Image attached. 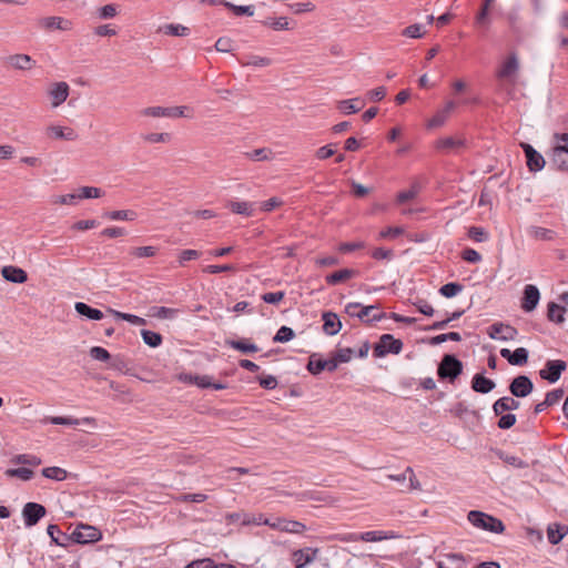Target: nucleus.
Returning a JSON list of instances; mask_svg holds the SVG:
<instances>
[{"label":"nucleus","instance_id":"1","mask_svg":"<svg viewBox=\"0 0 568 568\" xmlns=\"http://www.w3.org/2000/svg\"><path fill=\"white\" fill-rule=\"evenodd\" d=\"M556 144L551 148L548 158L550 166L560 172H568V133H555Z\"/></svg>","mask_w":568,"mask_h":568},{"label":"nucleus","instance_id":"2","mask_svg":"<svg viewBox=\"0 0 568 568\" xmlns=\"http://www.w3.org/2000/svg\"><path fill=\"white\" fill-rule=\"evenodd\" d=\"M467 518L474 527L493 534H501L505 530V525L499 518L480 510H470Z\"/></svg>","mask_w":568,"mask_h":568},{"label":"nucleus","instance_id":"3","mask_svg":"<svg viewBox=\"0 0 568 568\" xmlns=\"http://www.w3.org/2000/svg\"><path fill=\"white\" fill-rule=\"evenodd\" d=\"M463 373V363L453 354L443 356L438 364L437 375L440 379L454 382Z\"/></svg>","mask_w":568,"mask_h":568},{"label":"nucleus","instance_id":"4","mask_svg":"<svg viewBox=\"0 0 568 568\" xmlns=\"http://www.w3.org/2000/svg\"><path fill=\"white\" fill-rule=\"evenodd\" d=\"M403 342L392 334H383L379 342L375 344L373 354L375 357H385L387 354H399L403 349Z\"/></svg>","mask_w":568,"mask_h":568},{"label":"nucleus","instance_id":"5","mask_svg":"<svg viewBox=\"0 0 568 568\" xmlns=\"http://www.w3.org/2000/svg\"><path fill=\"white\" fill-rule=\"evenodd\" d=\"M393 532H387L384 530H368L364 532H348L343 535L339 540L345 542H356V541H365V542H377L386 539L394 538Z\"/></svg>","mask_w":568,"mask_h":568},{"label":"nucleus","instance_id":"6","mask_svg":"<svg viewBox=\"0 0 568 568\" xmlns=\"http://www.w3.org/2000/svg\"><path fill=\"white\" fill-rule=\"evenodd\" d=\"M520 148L525 153L526 164L529 172H540L546 165L544 155L529 143L523 142L520 143Z\"/></svg>","mask_w":568,"mask_h":568},{"label":"nucleus","instance_id":"7","mask_svg":"<svg viewBox=\"0 0 568 568\" xmlns=\"http://www.w3.org/2000/svg\"><path fill=\"white\" fill-rule=\"evenodd\" d=\"M567 369V363L562 359H549L544 368L539 371L542 379L554 384L559 381L561 374Z\"/></svg>","mask_w":568,"mask_h":568},{"label":"nucleus","instance_id":"8","mask_svg":"<svg viewBox=\"0 0 568 568\" xmlns=\"http://www.w3.org/2000/svg\"><path fill=\"white\" fill-rule=\"evenodd\" d=\"M487 334L491 339L507 342L514 341L518 335V331L509 324L496 322L488 327Z\"/></svg>","mask_w":568,"mask_h":568},{"label":"nucleus","instance_id":"9","mask_svg":"<svg viewBox=\"0 0 568 568\" xmlns=\"http://www.w3.org/2000/svg\"><path fill=\"white\" fill-rule=\"evenodd\" d=\"M102 538L101 531L89 525H79L72 532V540L77 544H90L99 541Z\"/></svg>","mask_w":568,"mask_h":568},{"label":"nucleus","instance_id":"10","mask_svg":"<svg viewBox=\"0 0 568 568\" xmlns=\"http://www.w3.org/2000/svg\"><path fill=\"white\" fill-rule=\"evenodd\" d=\"M45 507L38 503H27L22 509V516L26 527H32L45 516Z\"/></svg>","mask_w":568,"mask_h":568},{"label":"nucleus","instance_id":"11","mask_svg":"<svg viewBox=\"0 0 568 568\" xmlns=\"http://www.w3.org/2000/svg\"><path fill=\"white\" fill-rule=\"evenodd\" d=\"M519 68V59L517 54L513 52L503 61L500 68L497 70L496 77L501 80H510L517 75Z\"/></svg>","mask_w":568,"mask_h":568},{"label":"nucleus","instance_id":"12","mask_svg":"<svg viewBox=\"0 0 568 568\" xmlns=\"http://www.w3.org/2000/svg\"><path fill=\"white\" fill-rule=\"evenodd\" d=\"M534 390V383L526 375L516 376L509 384V392L515 397H526Z\"/></svg>","mask_w":568,"mask_h":568},{"label":"nucleus","instance_id":"13","mask_svg":"<svg viewBox=\"0 0 568 568\" xmlns=\"http://www.w3.org/2000/svg\"><path fill=\"white\" fill-rule=\"evenodd\" d=\"M377 304L363 306L357 302H349L345 305V313L351 317H356L363 323L369 324V315L372 311L378 310Z\"/></svg>","mask_w":568,"mask_h":568},{"label":"nucleus","instance_id":"14","mask_svg":"<svg viewBox=\"0 0 568 568\" xmlns=\"http://www.w3.org/2000/svg\"><path fill=\"white\" fill-rule=\"evenodd\" d=\"M307 371L313 375H318L323 371L335 372L337 369V363L334 357L328 359H323L317 356V354H313L306 366Z\"/></svg>","mask_w":568,"mask_h":568},{"label":"nucleus","instance_id":"15","mask_svg":"<svg viewBox=\"0 0 568 568\" xmlns=\"http://www.w3.org/2000/svg\"><path fill=\"white\" fill-rule=\"evenodd\" d=\"M318 552V548L312 547H305L293 551L292 560L295 568H305L317 558Z\"/></svg>","mask_w":568,"mask_h":568},{"label":"nucleus","instance_id":"16","mask_svg":"<svg viewBox=\"0 0 568 568\" xmlns=\"http://www.w3.org/2000/svg\"><path fill=\"white\" fill-rule=\"evenodd\" d=\"M540 301V292L536 285L528 284L524 288L521 298V308L526 313H530L536 310Z\"/></svg>","mask_w":568,"mask_h":568},{"label":"nucleus","instance_id":"17","mask_svg":"<svg viewBox=\"0 0 568 568\" xmlns=\"http://www.w3.org/2000/svg\"><path fill=\"white\" fill-rule=\"evenodd\" d=\"M4 63L14 70L28 71L36 65V60L26 53H16L4 58Z\"/></svg>","mask_w":568,"mask_h":568},{"label":"nucleus","instance_id":"18","mask_svg":"<svg viewBox=\"0 0 568 568\" xmlns=\"http://www.w3.org/2000/svg\"><path fill=\"white\" fill-rule=\"evenodd\" d=\"M69 91L70 87L67 82L61 81L53 83L48 91L49 97L51 98V105L53 108H58L64 103L69 97Z\"/></svg>","mask_w":568,"mask_h":568},{"label":"nucleus","instance_id":"19","mask_svg":"<svg viewBox=\"0 0 568 568\" xmlns=\"http://www.w3.org/2000/svg\"><path fill=\"white\" fill-rule=\"evenodd\" d=\"M270 527L291 534H303L306 530V526L303 523L284 518L274 519L272 524H270Z\"/></svg>","mask_w":568,"mask_h":568},{"label":"nucleus","instance_id":"20","mask_svg":"<svg viewBox=\"0 0 568 568\" xmlns=\"http://www.w3.org/2000/svg\"><path fill=\"white\" fill-rule=\"evenodd\" d=\"M500 356L513 366H523L528 362L529 352L525 347H518L513 352L508 348H501Z\"/></svg>","mask_w":568,"mask_h":568},{"label":"nucleus","instance_id":"21","mask_svg":"<svg viewBox=\"0 0 568 568\" xmlns=\"http://www.w3.org/2000/svg\"><path fill=\"white\" fill-rule=\"evenodd\" d=\"M323 332L328 336H334L339 333L342 322L338 315L334 312L327 311L322 314Z\"/></svg>","mask_w":568,"mask_h":568},{"label":"nucleus","instance_id":"22","mask_svg":"<svg viewBox=\"0 0 568 568\" xmlns=\"http://www.w3.org/2000/svg\"><path fill=\"white\" fill-rule=\"evenodd\" d=\"M1 275L6 281L14 284H23L28 281L27 272L23 268L14 265L3 266L1 270Z\"/></svg>","mask_w":568,"mask_h":568},{"label":"nucleus","instance_id":"23","mask_svg":"<svg viewBox=\"0 0 568 568\" xmlns=\"http://www.w3.org/2000/svg\"><path fill=\"white\" fill-rule=\"evenodd\" d=\"M47 134L52 139L65 141H75L79 136L74 129L62 125H49Z\"/></svg>","mask_w":568,"mask_h":568},{"label":"nucleus","instance_id":"24","mask_svg":"<svg viewBox=\"0 0 568 568\" xmlns=\"http://www.w3.org/2000/svg\"><path fill=\"white\" fill-rule=\"evenodd\" d=\"M255 205L254 202H247V201H237V200H231L226 203V207L234 214H239L242 216H253L255 212Z\"/></svg>","mask_w":568,"mask_h":568},{"label":"nucleus","instance_id":"25","mask_svg":"<svg viewBox=\"0 0 568 568\" xmlns=\"http://www.w3.org/2000/svg\"><path fill=\"white\" fill-rule=\"evenodd\" d=\"M491 452L495 454V456H497L506 465H508V466H510L513 468H516V469L529 468V463L524 460V459H521L518 456L510 455V454H508L505 450L499 449V448L491 449Z\"/></svg>","mask_w":568,"mask_h":568},{"label":"nucleus","instance_id":"26","mask_svg":"<svg viewBox=\"0 0 568 568\" xmlns=\"http://www.w3.org/2000/svg\"><path fill=\"white\" fill-rule=\"evenodd\" d=\"M40 26L47 30L68 31L72 28V22L62 17H45L40 20Z\"/></svg>","mask_w":568,"mask_h":568},{"label":"nucleus","instance_id":"27","mask_svg":"<svg viewBox=\"0 0 568 568\" xmlns=\"http://www.w3.org/2000/svg\"><path fill=\"white\" fill-rule=\"evenodd\" d=\"M520 406V403L516 400L514 397L504 396L498 398L493 404V412L495 415H501L504 412L516 410Z\"/></svg>","mask_w":568,"mask_h":568},{"label":"nucleus","instance_id":"28","mask_svg":"<svg viewBox=\"0 0 568 568\" xmlns=\"http://www.w3.org/2000/svg\"><path fill=\"white\" fill-rule=\"evenodd\" d=\"M496 384L493 379L485 377L483 374H475L471 379V388L476 393L488 394L495 388Z\"/></svg>","mask_w":568,"mask_h":568},{"label":"nucleus","instance_id":"29","mask_svg":"<svg viewBox=\"0 0 568 568\" xmlns=\"http://www.w3.org/2000/svg\"><path fill=\"white\" fill-rule=\"evenodd\" d=\"M102 217L110 221L133 222L138 219V213L134 210H113L103 212Z\"/></svg>","mask_w":568,"mask_h":568},{"label":"nucleus","instance_id":"30","mask_svg":"<svg viewBox=\"0 0 568 568\" xmlns=\"http://www.w3.org/2000/svg\"><path fill=\"white\" fill-rule=\"evenodd\" d=\"M47 532L51 538L52 542L61 547H67L69 545L70 539L72 538V536L70 537L67 534H64L55 524L49 525L47 528Z\"/></svg>","mask_w":568,"mask_h":568},{"label":"nucleus","instance_id":"31","mask_svg":"<svg viewBox=\"0 0 568 568\" xmlns=\"http://www.w3.org/2000/svg\"><path fill=\"white\" fill-rule=\"evenodd\" d=\"M566 307L555 302H549L547 305V318L556 324L565 322Z\"/></svg>","mask_w":568,"mask_h":568},{"label":"nucleus","instance_id":"32","mask_svg":"<svg viewBox=\"0 0 568 568\" xmlns=\"http://www.w3.org/2000/svg\"><path fill=\"white\" fill-rule=\"evenodd\" d=\"M50 424L52 425H65V426H78V425H89L94 423V418L92 417H84L82 419H77L72 417L67 416H54L49 419Z\"/></svg>","mask_w":568,"mask_h":568},{"label":"nucleus","instance_id":"33","mask_svg":"<svg viewBox=\"0 0 568 568\" xmlns=\"http://www.w3.org/2000/svg\"><path fill=\"white\" fill-rule=\"evenodd\" d=\"M74 308L81 316L89 320L100 321L103 318V313L100 310L91 307L87 303L77 302Z\"/></svg>","mask_w":568,"mask_h":568},{"label":"nucleus","instance_id":"34","mask_svg":"<svg viewBox=\"0 0 568 568\" xmlns=\"http://www.w3.org/2000/svg\"><path fill=\"white\" fill-rule=\"evenodd\" d=\"M566 535H568V526L566 525L555 524L547 529L548 541L551 545L559 544Z\"/></svg>","mask_w":568,"mask_h":568},{"label":"nucleus","instance_id":"35","mask_svg":"<svg viewBox=\"0 0 568 568\" xmlns=\"http://www.w3.org/2000/svg\"><path fill=\"white\" fill-rule=\"evenodd\" d=\"M357 272L353 268H342L325 277L328 285H337L338 283L356 276Z\"/></svg>","mask_w":568,"mask_h":568},{"label":"nucleus","instance_id":"36","mask_svg":"<svg viewBox=\"0 0 568 568\" xmlns=\"http://www.w3.org/2000/svg\"><path fill=\"white\" fill-rule=\"evenodd\" d=\"M225 344L244 354L255 353L258 351V346L254 343H251L248 339H227Z\"/></svg>","mask_w":568,"mask_h":568},{"label":"nucleus","instance_id":"37","mask_svg":"<svg viewBox=\"0 0 568 568\" xmlns=\"http://www.w3.org/2000/svg\"><path fill=\"white\" fill-rule=\"evenodd\" d=\"M364 106V102L358 98L342 100L337 103V109L343 114L357 113Z\"/></svg>","mask_w":568,"mask_h":568},{"label":"nucleus","instance_id":"38","mask_svg":"<svg viewBox=\"0 0 568 568\" xmlns=\"http://www.w3.org/2000/svg\"><path fill=\"white\" fill-rule=\"evenodd\" d=\"M159 32H162L171 37H187L190 29L180 23H168L159 28Z\"/></svg>","mask_w":568,"mask_h":568},{"label":"nucleus","instance_id":"39","mask_svg":"<svg viewBox=\"0 0 568 568\" xmlns=\"http://www.w3.org/2000/svg\"><path fill=\"white\" fill-rule=\"evenodd\" d=\"M528 234L535 240L547 242L552 241L556 237V232L554 230L541 226H530Z\"/></svg>","mask_w":568,"mask_h":568},{"label":"nucleus","instance_id":"40","mask_svg":"<svg viewBox=\"0 0 568 568\" xmlns=\"http://www.w3.org/2000/svg\"><path fill=\"white\" fill-rule=\"evenodd\" d=\"M42 476L48 479H52L55 481H62L67 479L68 471L64 468L58 466L45 467L42 469Z\"/></svg>","mask_w":568,"mask_h":568},{"label":"nucleus","instance_id":"41","mask_svg":"<svg viewBox=\"0 0 568 568\" xmlns=\"http://www.w3.org/2000/svg\"><path fill=\"white\" fill-rule=\"evenodd\" d=\"M464 285L458 282H449L440 286L439 294L446 298H453L463 292Z\"/></svg>","mask_w":568,"mask_h":568},{"label":"nucleus","instance_id":"42","mask_svg":"<svg viewBox=\"0 0 568 568\" xmlns=\"http://www.w3.org/2000/svg\"><path fill=\"white\" fill-rule=\"evenodd\" d=\"M494 2H495V0H484L483 1L480 10H479V12L477 13V16L475 18V24L476 26H478V27L488 26V23H489V19H488L489 7Z\"/></svg>","mask_w":568,"mask_h":568},{"label":"nucleus","instance_id":"43","mask_svg":"<svg viewBox=\"0 0 568 568\" xmlns=\"http://www.w3.org/2000/svg\"><path fill=\"white\" fill-rule=\"evenodd\" d=\"M453 413L462 419H478L477 412L469 409L464 403L459 402L454 406Z\"/></svg>","mask_w":568,"mask_h":568},{"label":"nucleus","instance_id":"44","mask_svg":"<svg viewBox=\"0 0 568 568\" xmlns=\"http://www.w3.org/2000/svg\"><path fill=\"white\" fill-rule=\"evenodd\" d=\"M179 313L180 311L178 308H170L165 306H155L152 308V315L162 320H173Z\"/></svg>","mask_w":568,"mask_h":568},{"label":"nucleus","instance_id":"45","mask_svg":"<svg viewBox=\"0 0 568 568\" xmlns=\"http://www.w3.org/2000/svg\"><path fill=\"white\" fill-rule=\"evenodd\" d=\"M464 144H465L464 140H460V139L456 140L453 136H445V138L437 140L436 148L438 150L447 151V150H450L454 148L463 146Z\"/></svg>","mask_w":568,"mask_h":568},{"label":"nucleus","instance_id":"46","mask_svg":"<svg viewBox=\"0 0 568 568\" xmlns=\"http://www.w3.org/2000/svg\"><path fill=\"white\" fill-rule=\"evenodd\" d=\"M141 336L143 342L150 347H158L162 344V335L156 332L142 329Z\"/></svg>","mask_w":568,"mask_h":568},{"label":"nucleus","instance_id":"47","mask_svg":"<svg viewBox=\"0 0 568 568\" xmlns=\"http://www.w3.org/2000/svg\"><path fill=\"white\" fill-rule=\"evenodd\" d=\"M103 195V191L95 186H81L78 190L77 196L79 200L83 199H99Z\"/></svg>","mask_w":568,"mask_h":568},{"label":"nucleus","instance_id":"48","mask_svg":"<svg viewBox=\"0 0 568 568\" xmlns=\"http://www.w3.org/2000/svg\"><path fill=\"white\" fill-rule=\"evenodd\" d=\"M294 336H295L294 331L291 327L283 325L277 329L276 334L273 337V342L287 343V342L292 341L294 338Z\"/></svg>","mask_w":568,"mask_h":568},{"label":"nucleus","instance_id":"49","mask_svg":"<svg viewBox=\"0 0 568 568\" xmlns=\"http://www.w3.org/2000/svg\"><path fill=\"white\" fill-rule=\"evenodd\" d=\"M110 312L116 318L126 321V322H129L132 325H145V323H146V321L143 317H140V316L134 315V314L122 313V312H119V311H115V310H110Z\"/></svg>","mask_w":568,"mask_h":568},{"label":"nucleus","instance_id":"50","mask_svg":"<svg viewBox=\"0 0 568 568\" xmlns=\"http://www.w3.org/2000/svg\"><path fill=\"white\" fill-rule=\"evenodd\" d=\"M447 341L460 342L462 335L458 332L443 333V334L432 337L429 343L432 345H439Z\"/></svg>","mask_w":568,"mask_h":568},{"label":"nucleus","instance_id":"51","mask_svg":"<svg viewBox=\"0 0 568 568\" xmlns=\"http://www.w3.org/2000/svg\"><path fill=\"white\" fill-rule=\"evenodd\" d=\"M8 477H16L22 480H30L33 477V471L27 467L10 468L6 471Z\"/></svg>","mask_w":568,"mask_h":568},{"label":"nucleus","instance_id":"52","mask_svg":"<svg viewBox=\"0 0 568 568\" xmlns=\"http://www.w3.org/2000/svg\"><path fill=\"white\" fill-rule=\"evenodd\" d=\"M467 235L469 239L477 243H483L488 240V233L485 231L484 227L480 226H470L468 229Z\"/></svg>","mask_w":568,"mask_h":568},{"label":"nucleus","instance_id":"53","mask_svg":"<svg viewBox=\"0 0 568 568\" xmlns=\"http://www.w3.org/2000/svg\"><path fill=\"white\" fill-rule=\"evenodd\" d=\"M418 192L419 186L417 184H413L408 190L400 191L396 196V201L398 204H404L407 201L414 199Z\"/></svg>","mask_w":568,"mask_h":568},{"label":"nucleus","instance_id":"54","mask_svg":"<svg viewBox=\"0 0 568 568\" xmlns=\"http://www.w3.org/2000/svg\"><path fill=\"white\" fill-rule=\"evenodd\" d=\"M223 4L232 10L235 16H248L252 17L254 14L253 6H236L231 2L224 1Z\"/></svg>","mask_w":568,"mask_h":568},{"label":"nucleus","instance_id":"55","mask_svg":"<svg viewBox=\"0 0 568 568\" xmlns=\"http://www.w3.org/2000/svg\"><path fill=\"white\" fill-rule=\"evenodd\" d=\"M13 463L29 466H39L41 464V458L31 454H21L14 457Z\"/></svg>","mask_w":568,"mask_h":568},{"label":"nucleus","instance_id":"56","mask_svg":"<svg viewBox=\"0 0 568 568\" xmlns=\"http://www.w3.org/2000/svg\"><path fill=\"white\" fill-rule=\"evenodd\" d=\"M97 14L101 20L112 19L118 14V7L112 3L105 4L98 9Z\"/></svg>","mask_w":568,"mask_h":568},{"label":"nucleus","instance_id":"57","mask_svg":"<svg viewBox=\"0 0 568 568\" xmlns=\"http://www.w3.org/2000/svg\"><path fill=\"white\" fill-rule=\"evenodd\" d=\"M156 252H158V248L155 246L148 245V246L134 247L131 251V254L134 255L135 257L143 258V257H152L156 254Z\"/></svg>","mask_w":568,"mask_h":568},{"label":"nucleus","instance_id":"58","mask_svg":"<svg viewBox=\"0 0 568 568\" xmlns=\"http://www.w3.org/2000/svg\"><path fill=\"white\" fill-rule=\"evenodd\" d=\"M402 34L407 38L419 39L424 36L423 26L419 23L410 24L402 31Z\"/></svg>","mask_w":568,"mask_h":568},{"label":"nucleus","instance_id":"59","mask_svg":"<svg viewBox=\"0 0 568 568\" xmlns=\"http://www.w3.org/2000/svg\"><path fill=\"white\" fill-rule=\"evenodd\" d=\"M516 420V415L513 413L501 414L497 426L500 429H509L515 425Z\"/></svg>","mask_w":568,"mask_h":568},{"label":"nucleus","instance_id":"60","mask_svg":"<svg viewBox=\"0 0 568 568\" xmlns=\"http://www.w3.org/2000/svg\"><path fill=\"white\" fill-rule=\"evenodd\" d=\"M354 355V351L349 347H345V348H339L335 355H334V359L335 362L337 363V366L341 364V363H347L352 359Z\"/></svg>","mask_w":568,"mask_h":568},{"label":"nucleus","instance_id":"61","mask_svg":"<svg viewBox=\"0 0 568 568\" xmlns=\"http://www.w3.org/2000/svg\"><path fill=\"white\" fill-rule=\"evenodd\" d=\"M126 234V231L124 227L121 226H110L105 227L100 232L101 236H105L109 239H115L120 236H124Z\"/></svg>","mask_w":568,"mask_h":568},{"label":"nucleus","instance_id":"62","mask_svg":"<svg viewBox=\"0 0 568 568\" xmlns=\"http://www.w3.org/2000/svg\"><path fill=\"white\" fill-rule=\"evenodd\" d=\"M365 247V243L363 241L356 242H343L338 245L337 250L341 253H351Z\"/></svg>","mask_w":568,"mask_h":568},{"label":"nucleus","instance_id":"63","mask_svg":"<svg viewBox=\"0 0 568 568\" xmlns=\"http://www.w3.org/2000/svg\"><path fill=\"white\" fill-rule=\"evenodd\" d=\"M447 116L440 111L438 110L427 122L426 126L427 129H435V128H439L442 125L445 124V122L447 121Z\"/></svg>","mask_w":568,"mask_h":568},{"label":"nucleus","instance_id":"64","mask_svg":"<svg viewBox=\"0 0 568 568\" xmlns=\"http://www.w3.org/2000/svg\"><path fill=\"white\" fill-rule=\"evenodd\" d=\"M462 258L468 263H479L483 257L479 252L474 248L467 247L462 252Z\"/></svg>","mask_w":568,"mask_h":568}]
</instances>
